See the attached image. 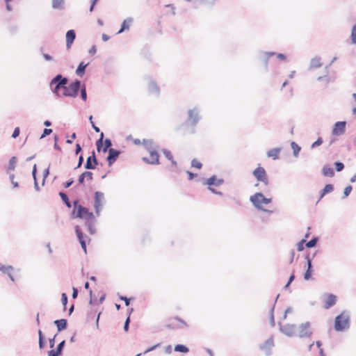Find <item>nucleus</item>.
Masks as SVG:
<instances>
[{
  "label": "nucleus",
  "mask_w": 356,
  "mask_h": 356,
  "mask_svg": "<svg viewBox=\"0 0 356 356\" xmlns=\"http://www.w3.org/2000/svg\"><path fill=\"white\" fill-rule=\"evenodd\" d=\"M88 65L89 63H85L83 61L81 62L76 70V74L78 76L82 77L84 75L86 72V68L88 67Z\"/></svg>",
  "instance_id": "30"
},
{
  "label": "nucleus",
  "mask_w": 356,
  "mask_h": 356,
  "mask_svg": "<svg viewBox=\"0 0 356 356\" xmlns=\"http://www.w3.org/2000/svg\"><path fill=\"white\" fill-rule=\"evenodd\" d=\"M163 154L165 155V156L169 160V161H172V155L170 152V151L166 149H163L162 150Z\"/></svg>",
  "instance_id": "58"
},
{
  "label": "nucleus",
  "mask_w": 356,
  "mask_h": 356,
  "mask_svg": "<svg viewBox=\"0 0 356 356\" xmlns=\"http://www.w3.org/2000/svg\"><path fill=\"white\" fill-rule=\"evenodd\" d=\"M14 268L13 266L8 265L5 266L0 264V271H1L3 274L6 273L7 270H13Z\"/></svg>",
  "instance_id": "47"
},
{
  "label": "nucleus",
  "mask_w": 356,
  "mask_h": 356,
  "mask_svg": "<svg viewBox=\"0 0 356 356\" xmlns=\"http://www.w3.org/2000/svg\"><path fill=\"white\" fill-rule=\"evenodd\" d=\"M291 147L293 149V156L298 157V156L301 150V147L296 142H293V141L291 143Z\"/></svg>",
  "instance_id": "37"
},
{
  "label": "nucleus",
  "mask_w": 356,
  "mask_h": 356,
  "mask_svg": "<svg viewBox=\"0 0 356 356\" xmlns=\"http://www.w3.org/2000/svg\"><path fill=\"white\" fill-rule=\"evenodd\" d=\"M52 131H53V130L51 129H47V128L44 129L43 132L40 137V139H42V138H45L46 136L50 135L52 133Z\"/></svg>",
  "instance_id": "53"
},
{
  "label": "nucleus",
  "mask_w": 356,
  "mask_h": 356,
  "mask_svg": "<svg viewBox=\"0 0 356 356\" xmlns=\"http://www.w3.org/2000/svg\"><path fill=\"white\" fill-rule=\"evenodd\" d=\"M66 38V47L67 49H70L73 42L76 39V32L74 29L68 30L65 34Z\"/></svg>",
  "instance_id": "19"
},
{
  "label": "nucleus",
  "mask_w": 356,
  "mask_h": 356,
  "mask_svg": "<svg viewBox=\"0 0 356 356\" xmlns=\"http://www.w3.org/2000/svg\"><path fill=\"white\" fill-rule=\"evenodd\" d=\"M143 144L145 148L150 152L151 150L156 149L154 140L152 139H144Z\"/></svg>",
  "instance_id": "33"
},
{
  "label": "nucleus",
  "mask_w": 356,
  "mask_h": 356,
  "mask_svg": "<svg viewBox=\"0 0 356 356\" xmlns=\"http://www.w3.org/2000/svg\"><path fill=\"white\" fill-rule=\"evenodd\" d=\"M54 323L57 327L58 332H61L65 330L67 327V321L65 318L56 320Z\"/></svg>",
  "instance_id": "27"
},
{
  "label": "nucleus",
  "mask_w": 356,
  "mask_h": 356,
  "mask_svg": "<svg viewBox=\"0 0 356 356\" xmlns=\"http://www.w3.org/2000/svg\"><path fill=\"white\" fill-rule=\"evenodd\" d=\"M306 243V239L303 238L297 243V250L301 252L304 250Z\"/></svg>",
  "instance_id": "48"
},
{
  "label": "nucleus",
  "mask_w": 356,
  "mask_h": 356,
  "mask_svg": "<svg viewBox=\"0 0 356 356\" xmlns=\"http://www.w3.org/2000/svg\"><path fill=\"white\" fill-rule=\"evenodd\" d=\"M129 323H130V316H128L127 319L125 320L124 324V330L127 332L129 331Z\"/></svg>",
  "instance_id": "59"
},
{
  "label": "nucleus",
  "mask_w": 356,
  "mask_h": 356,
  "mask_svg": "<svg viewBox=\"0 0 356 356\" xmlns=\"http://www.w3.org/2000/svg\"><path fill=\"white\" fill-rule=\"evenodd\" d=\"M282 150L281 147L273 148L267 152V156L272 158L273 160L279 159V154Z\"/></svg>",
  "instance_id": "31"
},
{
  "label": "nucleus",
  "mask_w": 356,
  "mask_h": 356,
  "mask_svg": "<svg viewBox=\"0 0 356 356\" xmlns=\"http://www.w3.org/2000/svg\"><path fill=\"white\" fill-rule=\"evenodd\" d=\"M175 351L182 353H187L189 351V348L183 344H177L175 346Z\"/></svg>",
  "instance_id": "40"
},
{
  "label": "nucleus",
  "mask_w": 356,
  "mask_h": 356,
  "mask_svg": "<svg viewBox=\"0 0 356 356\" xmlns=\"http://www.w3.org/2000/svg\"><path fill=\"white\" fill-rule=\"evenodd\" d=\"M337 302V296L334 294H328L327 298L324 303V308L326 309L333 307Z\"/></svg>",
  "instance_id": "23"
},
{
  "label": "nucleus",
  "mask_w": 356,
  "mask_h": 356,
  "mask_svg": "<svg viewBox=\"0 0 356 356\" xmlns=\"http://www.w3.org/2000/svg\"><path fill=\"white\" fill-rule=\"evenodd\" d=\"M224 183L223 179H218L216 175H213L205 181L204 184L209 186V187H212V186H218L222 185Z\"/></svg>",
  "instance_id": "21"
},
{
  "label": "nucleus",
  "mask_w": 356,
  "mask_h": 356,
  "mask_svg": "<svg viewBox=\"0 0 356 356\" xmlns=\"http://www.w3.org/2000/svg\"><path fill=\"white\" fill-rule=\"evenodd\" d=\"M58 136L57 135H54V148L56 150H58V151H60L61 150V147L58 145Z\"/></svg>",
  "instance_id": "61"
},
{
  "label": "nucleus",
  "mask_w": 356,
  "mask_h": 356,
  "mask_svg": "<svg viewBox=\"0 0 356 356\" xmlns=\"http://www.w3.org/2000/svg\"><path fill=\"white\" fill-rule=\"evenodd\" d=\"M252 175L258 181L262 182L265 186L269 184L268 175L263 167L258 166L253 170Z\"/></svg>",
  "instance_id": "10"
},
{
  "label": "nucleus",
  "mask_w": 356,
  "mask_h": 356,
  "mask_svg": "<svg viewBox=\"0 0 356 356\" xmlns=\"http://www.w3.org/2000/svg\"><path fill=\"white\" fill-rule=\"evenodd\" d=\"M276 54L274 51H261L258 55V58L261 60L264 65L265 70L268 71V60L269 58L272 56H275Z\"/></svg>",
  "instance_id": "18"
},
{
  "label": "nucleus",
  "mask_w": 356,
  "mask_h": 356,
  "mask_svg": "<svg viewBox=\"0 0 356 356\" xmlns=\"http://www.w3.org/2000/svg\"><path fill=\"white\" fill-rule=\"evenodd\" d=\"M280 326V331L287 337H296L297 334V325L295 324H285L282 325L280 322L278 323Z\"/></svg>",
  "instance_id": "11"
},
{
  "label": "nucleus",
  "mask_w": 356,
  "mask_h": 356,
  "mask_svg": "<svg viewBox=\"0 0 356 356\" xmlns=\"http://www.w3.org/2000/svg\"><path fill=\"white\" fill-rule=\"evenodd\" d=\"M61 302L63 305V309L65 310L67 304V296L65 293H63L61 295Z\"/></svg>",
  "instance_id": "50"
},
{
  "label": "nucleus",
  "mask_w": 356,
  "mask_h": 356,
  "mask_svg": "<svg viewBox=\"0 0 356 356\" xmlns=\"http://www.w3.org/2000/svg\"><path fill=\"white\" fill-rule=\"evenodd\" d=\"M74 181L73 178H71L63 184V186L65 188H67L73 184Z\"/></svg>",
  "instance_id": "64"
},
{
  "label": "nucleus",
  "mask_w": 356,
  "mask_h": 356,
  "mask_svg": "<svg viewBox=\"0 0 356 356\" xmlns=\"http://www.w3.org/2000/svg\"><path fill=\"white\" fill-rule=\"evenodd\" d=\"M8 29L11 35H15L18 32L19 27L17 24H10L8 26Z\"/></svg>",
  "instance_id": "42"
},
{
  "label": "nucleus",
  "mask_w": 356,
  "mask_h": 356,
  "mask_svg": "<svg viewBox=\"0 0 356 356\" xmlns=\"http://www.w3.org/2000/svg\"><path fill=\"white\" fill-rule=\"evenodd\" d=\"M318 241V238L317 236H314L309 241H306L305 246L307 248H314L316 245Z\"/></svg>",
  "instance_id": "41"
},
{
  "label": "nucleus",
  "mask_w": 356,
  "mask_h": 356,
  "mask_svg": "<svg viewBox=\"0 0 356 356\" xmlns=\"http://www.w3.org/2000/svg\"><path fill=\"white\" fill-rule=\"evenodd\" d=\"M58 195L60 197L63 203L65 204V206L68 208H71L72 203L70 201L68 196L64 192H59Z\"/></svg>",
  "instance_id": "36"
},
{
  "label": "nucleus",
  "mask_w": 356,
  "mask_h": 356,
  "mask_svg": "<svg viewBox=\"0 0 356 356\" xmlns=\"http://www.w3.org/2000/svg\"><path fill=\"white\" fill-rule=\"evenodd\" d=\"M68 78L63 76L61 74L56 75L49 82V88L52 93L56 98L61 97L62 94L60 90L65 87V85L68 83Z\"/></svg>",
  "instance_id": "2"
},
{
  "label": "nucleus",
  "mask_w": 356,
  "mask_h": 356,
  "mask_svg": "<svg viewBox=\"0 0 356 356\" xmlns=\"http://www.w3.org/2000/svg\"><path fill=\"white\" fill-rule=\"evenodd\" d=\"M175 319L179 322H180V323L181 324V325L180 326H177V328H183V327H188V324L186 323V322L185 321H184L183 319H181V318L178 317V316H176L175 318Z\"/></svg>",
  "instance_id": "54"
},
{
  "label": "nucleus",
  "mask_w": 356,
  "mask_h": 356,
  "mask_svg": "<svg viewBox=\"0 0 356 356\" xmlns=\"http://www.w3.org/2000/svg\"><path fill=\"white\" fill-rule=\"evenodd\" d=\"M334 191V186L332 184H327L325 187L320 191V196L316 202V204L327 193H330Z\"/></svg>",
  "instance_id": "24"
},
{
  "label": "nucleus",
  "mask_w": 356,
  "mask_h": 356,
  "mask_svg": "<svg viewBox=\"0 0 356 356\" xmlns=\"http://www.w3.org/2000/svg\"><path fill=\"white\" fill-rule=\"evenodd\" d=\"M88 181H92L93 179V173L90 171H85L81 173L78 178V182L80 185H84L85 179Z\"/></svg>",
  "instance_id": "22"
},
{
  "label": "nucleus",
  "mask_w": 356,
  "mask_h": 356,
  "mask_svg": "<svg viewBox=\"0 0 356 356\" xmlns=\"http://www.w3.org/2000/svg\"><path fill=\"white\" fill-rule=\"evenodd\" d=\"M334 166L337 172H341L344 169V164L341 161L334 162Z\"/></svg>",
  "instance_id": "49"
},
{
  "label": "nucleus",
  "mask_w": 356,
  "mask_h": 356,
  "mask_svg": "<svg viewBox=\"0 0 356 356\" xmlns=\"http://www.w3.org/2000/svg\"><path fill=\"white\" fill-rule=\"evenodd\" d=\"M20 134V129H19V127H15L13 132V134H12V138H16L17 137L19 136Z\"/></svg>",
  "instance_id": "63"
},
{
  "label": "nucleus",
  "mask_w": 356,
  "mask_h": 356,
  "mask_svg": "<svg viewBox=\"0 0 356 356\" xmlns=\"http://www.w3.org/2000/svg\"><path fill=\"white\" fill-rule=\"evenodd\" d=\"M346 121H338L337 122L332 129V134L334 136H341L346 131Z\"/></svg>",
  "instance_id": "17"
},
{
  "label": "nucleus",
  "mask_w": 356,
  "mask_h": 356,
  "mask_svg": "<svg viewBox=\"0 0 356 356\" xmlns=\"http://www.w3.org/2000/svg\"><path fill=\"white\" fill-rule=\"evenodd\" d=\"M313 334V331L311 327V323L309 321L300 323L297 325V334L300 339L310 338Z\"/></svg>",
  "instance_id": "7"
},
{
  "label": "nucleus",
  "mask_w": 356,
  "mask_h": 356,
  "mask_svg": "<svg viewBox=\"0 0 356 356\" xmlns=\"http://www.w3.org/2000/svg\"><path fill=\"white\" fill-rule=\"evenodd\" d=\"M65 345V341L63 340L61 342H60L58 345L55 350L56 353H58L60 355L63 354V348Z\"/></svg>",
  "instance_id": "43"
},
{
  "label": "nucleus",
  "mask_w": 356,
  "mask_h": 356,
  "mask_svg": "<svg viewBox=\"0 0 356 356\" xmlns=\"http://www.w3.org/2000/svg\"><path fill=\"white\" fill-rule=\"evenodd\" d=\"M120 300H124V303H125V305L127 307H128L129 305H130V300L131 299L130 298H128L126 296H118Z\"/></svg>",
  "instance_id": "60"
},
{
  "label": "nucleus",
  "mask_w": 356,
  "mask_h": 356,
  "mask_svg": "<svg viewBox=\"0 0 356 356\" xmlns=\"http://www.w3.org/2000/svg\"><path fill=\"white\" fill-rule=\"evenodd\" d=\"M191 166L193 168H196L197 169H200L202 166V164L200 162H199L197 159H193L191 161Z\"/></svg>",
  "instance_id": "52"
},
{
  "label": "nucleus",
  "mask_w": 356,
  "mask_h": 356,
  "mask_svg": "<svg viewBox=\"0 0 356 356\" xmlns=\"http://www.w3.org/2000/svg\"><path fill=\"white\" fill-rule=\"evenodd\" d=\"M132 22L133 18L131 17H127V19H125L122 23L120 29L118 31L117 33L120 34L126 30H129Z\"/></svg>",
  "instance_id": "28"
},
{
  "label": "nucleus",
  "mask_w": 356,
  "mask_h": 356,
  "mask_svg": "<svg viewBox=\"0 0 356 356\" xmlns=\"http://www.w3.org/2000/svg\"><path fill=\"white\" fill-rule=\"evenodd\" d=\"M105 203L104 194L100 191L95 192L94 196V208L95 213L97 216L100 215V211L103 209Z\"/></svg>",
  "instance_id": "9"
},
{
  "label": "nucleus",
  "mask_w": 356,
  "mask_h": 356,
  "mask_svg": "<svg viewBox=\"0 0 356 356\" xmlns=\"http://www.w3.org/2000/svg\"><path fill=\"white\" fill-rule=\"evenodd\" d=\"M81 81L79 79H74L68 86L65 85L62 95L75 98L78 96L79 90H81Z\"/></svg>",
  "instance_id": "5"
},
{
  "label": "nucleus",
  "mask_w": 356,
  "mask_h": 356,
  "mask_svg": "<svg viewBox=\"0 0 356 356\" xmlns=\"http://www.w3.org/2000/svg\"><path fill=\"white\" fill-rule=\"evenodd\" d=\"M95 223V222L85 221V225L86 226L88 231L90 234H94L96 232Z\"/></svg>",
  "instance_id": "38"
},
{
  "label": "nucleus",
  "mask_w": 356,
  "mask_h": 356,
  "mask_svg": "<svg viewBox=\"0 0 356 356\" xmlns=\"http://www.w3.org/2000/svg\"><path fill=\"white\" fill-rule=\"evenodd\" d=\"M322 174L325 177H332L334 175V170L329 165H324L322 168Z\"/></svg>",
  "instance_id": "29"
},
{
  "label": "nucleus",
  "mask_w": 356,
  "mask_h": 356,
  "mask_svg": "<svg viewBox=\"0 0 356 356\" xmlns=\"http://www.w3.org/2000/svg\"><path fill=\"white\" fill-rule=\"evenodd\" d=\"M350 38L352 43L356 44V24L352 28Z\"/></svg>",
  "instance_id": "46"
},
{
  "label": "nucleus",
  "mask_w": 356,
  "mask_h": 356,
  "mask_svg": "<svg viewBox=\"0 0 356 356\" xmlns=\"http://www.w3.org/2000/svg\"><path fill=\"white\" fill-rule=\"evenodd\" d=\"M75 232L77 236V238L79 240V243L81 244V248L84 251L85 253L87 252V241L89 242L90 241V238L85 235L83 232H82L81 227L79 225H76L74 227Z\"/></svg>",
  "instance_id": "12"
},
{
  "label": "nucleus",
  "mask_w": 356,
  "mask_h": 356,
  "mask_svg": "<svg viewBox=\"0 0 356 356\" xmlns=\"http://www.w3.org/2000/svg\"><path fill=\"white\" fill-rule=\"evenodd\" d=\"M200 113V110L197 106L188 110V117L183 125L191 127L189 133L191 134L196 132L195 127L202 118Z\"/></svg>",
  "instance_id": "4"
},
{
  "label": "nucleus",
  "mask_w": 356,
  "mask_h": 356,
  "mask_svg": "<svg viewBox=\"0 0 356 356\" xmlns=\"http://www.w3.org/2000/svg\"><path fill=\"white\" fill-rule=\"evenodd\" d=\"M352 190H353L352 186H350V185L347 186L344 188L343 198L347 197L350 195V193H351Z\"/></svg>",
  "instance_id": "51"
},
{
  "label": "nucleus",
  "mask_w": 356,
  "mask_h": 356,
  "mask_svg": "<svg viewBox=\"0 0 356 356\" xmlns=\"http://www.w3.org/2000/svg\"><path fill=\"white\" fill-rule=\"evenodd\" d=\"M51 7L54 10H58L65 9V0H52Z\"/></svg>",
  "instance_id": "32"
},
{
  "label": "nucleus",
  "mask_w": 356,
  "mask_h": 356,
  "mask_svg": "<svg viewBox=\"0 0 356 356\" xmlns=\"http://www.w3.org/2000/svg\"><path fill=\"white\" fill-rule=\"evenodd\" d=\"M273 201L270 197H266L261 192H257L250 197V202L258 210L267 213H273V211L265 209L262 204H268Z\"/></svg>",
  "instance_id": "3"
},
{
  "label": "nucleus",
  "mask_w": 356,
  "mask_h": 356,
  "mask_svg": "<svg viewBox=\"0 0 356 356\" xmlns=\"http://www.w3.org/2000/svg\"><path fill=\"white\" fill-rule=\"evenodd\" d=\"M274 346V341L273 337L268 338L263 343L259 345V349L264 350L267 356L272 354L271 348Z\"/></svg>",
  "instance_id": "16"
},
{
  "label": "nucleus",
  "mask_w": 356,
  "mask_h": 356,
  "mask_svg": "<svg viewBox=\"0 0 356 356\" xmlns=\"http://www.w3.org/2000/svg\"><path fill=\"white\" fill-rule=\"evenodd\" d=\"M190 2L192 3L193 5V7L195 8H196L200 4L204 3V0H193V1H190Z\"/></svg>",
  "instance_id": "62"
},
{
  "label": "nucleus",
  "mask_w": 356,
  "mask_h": 356,
  "mask_svg": "<svg viewBox=\"0 0 356 356\" xmlns=\"http://www.w3.org/2000/svg\"><path fill=\"white\" fill-rule=\"evenodd\" d=\"M323 65V63H321V58L319 56H315L312 58L310 60L309 63V70L319 68Z\"/></svg>",
  "instance_id": "25"
},
{
  "label": "nucleus",
  "mask_w": 356,
  "mask_h": 356,
  "mask_svg": "<svg viewBox=\"0 0 356 356\" xmlns=\"http://www.w3.org/2000/svg\"><path fill=\"white\" fill-rule=\"evenodd\" d=\"M14 178H15L14 174H10V173L9 174V179H10V181L13 188H17V187H19V184H18V182L15 181Z\"/></svg>",
  "instance_id": "56"
},
{
  "label": "nucleus",
  "mask_w": 356,
  "mask_h": 356,
  "mask_svg": "<svg viewBox=\"0 0 356 356\" xmlns=\"http://www.w3.org/2000/svg\"><path fill=\"white\" fill-rule=\"evenodd\" d=\"M313 273V265L311 264V261L309 259H307V269L304 273V279L305 280H309L312 277Z\"/></svg>",
  "instance_id": "26"
},
{
  "label": "nucleus",
  "mask_w": 356,
  "mask_h": 356,
  "mask_svg": "<svg viewBox=\"0 0 356 356\" xmlns=\"http://www.w3.org/2000/svg\"><path fill=\"white\" fill-rule=\"evenodd\" d=\"M79 92H80L81 99L83 101L86 102L87 99H88V95H87V91H86V86L84 83H81V90H79Z\"/></svg>",
  "instance_id": "39"
},
{
  "label": "nucleus",
  "mask_w": 356,
  "mask_h": 356,
  "mask_svg": "<svg viewBox=\"0 0 356 356\" xmlns=\"http://www.w3.org/2000/svg\"><path fill=\"white\" fill-rule=\"evenodd\" d=\"M104 134L103 132L100 134L99 138L96 141L97 150L98 152H102L106 153L110 150L113 145L112 141L110 138H106L103 142Z\"/></svg>",
  "instance_id": "8"
},
{
  "label": "nucleus",
  "mask_w": 356,
  "mask_h": 356,
  "mask_svg": "<svg viewBox=\"0 0 356 356\" xmlns=\"http://www.w3.org/2000/svg\"><path fill=\"white\" fill-rule=\"evenodd\" d=\"M88 209L79 204L78 200L73 202V209L70 213V218L72 219L80 218L84 219L86 213H88Z\"/></svg>",
  "instance_id": "6"
},
{
  "label": "nucleus",
  "mask_w": 356,
  "mask_h": 356,
  "mask_svg": "<svg viewBox=\"0 0 356 356\" xmlns=\"http://www.w3.org/2000/svg\"><path fill=\"white\" fill-rule=\"evenodd\" d=\"M147 89L149 93L159 96L160 94V88L157 83L152 79H149Z\"/></svg>",
  "instance_id": "20"
},
{
  "label": "nucleus",
  "mask_w": 356,
  "mask_h": 356,
  "mask_svg": "<svg viewBox=\"0 0 356 356\" xmlns=\"http://www.w3.org/2000/svg\"><path fill=\"white\" fill-rule=\"evenodd\" d=\"M85 221H89V222H95V216L92 212H90L88 210V213L86 215V217L84 218Z\"/></svg>",
  "instance_id": "44"
},
{
  "label": "nucleus",
  "mask_w": 356,
  "mask_h": 356,
  "mask_svg": "<svg viewBox=\"0 0 356 356\" xmlns=\"http://www.w3.org/2000/svg\"><path fill=\"white\" fill-rule=\"evenodd\" d=\"M92 118H93L92 115H90L89 120L91 124V126L95 132L99 133V132H100V129L95 125V124L94 123V122L92 120Z\"/></svg>",
  "instance_id": "57"
},
{
  "label": "nucleus",
  "mask_w": 356,
  "mask_h": 356,
  "mask_svg": "<svg viewBox=\"0 0 356 356\" xmlns=\"http://www.w3.org/2000/svg\"><path fill=\"white\" fill-rule=\"evenodd\" d=\"M279 296H280V295L278 294L275 300L274 305L271 307V309L270 310V312H269V314H270V323L271 327H274L275 325V317H274V309H275V303H276Z\"/></svg>",
  "instance_id": "34"
},
{
  "label": "nucleus",
  "mask_w": 356,
  "mask_h": 356,
  "mask_svg": "<svg viewBox=\"0 0 356 356\" xmlns=\"http://www.w3.org/2000/svg\"><path fill=\"white\" fill-rule=\"evenodd\" d=\"M99 165V161L96 158L95 152L93 150L92 152V154L89 156L87 159L86 162L84 165V168L86 170H95L97 167V165Z\"/></svg>",
  "instance_id": "14"
},
{
  "label": "nucleus",
  "mask_w": 356,
  "mask_h": 356,
  "mask_svg": "<svg viewBox=\"0 0 356 356\" xmlns=\"http://www.w3.org/2000/svg\"><path fill=\"white\" fill-rule=\"evenodd\" d=\"M323 142V138L321 137H318L317 140L312 144L311 148L314 149L318 146H320Z\"/></svg>",
  "instance_id": "55"
},
{
  "label": "nucleus",
  "mask_w": 356,
  "mask_h": 356,
  "mask_svg": "<svg viewBox=\"0 0 356 356\" xmlns=\"http://www.w3.org/2000/svg\"><path fill=\"white\" fill-rule=\"evenodd\" d=\"M317 81H325L326 82L327 84H328L329 83H330L332 81L331 79V77H330L326 73L325 75L323 76H320L317 78Z\"/></svg>",
  "instance_id": "45"
},
{
  "label": "nucleus",
  "mask_w": 356,
  "mask_h": 356,
  "mask_svg": "<svg viewBox=\"0 0 356 356\" xmlns=\"http://www.w3.org/2000/svg\"><path fill=\"white\" fill-rule=\"evenodd\" d=\"M149 153L150 158L143 157L142 160L148 164L158 165L159 164V154L156 149L151 150Z\"/></svg>",
  "instance_id": "15"
},
{
  "label": "nucleus",
  "mask_w": 356,
  "mask_h": 356,
  "mask_svg": "<svg viewBox=\"0 0 356 356\" xmlns=\"http://www.w3.org/2000/svg\"><path fill=\"white\" fill-rule=\"evenodd\" d=\"M350 327V312L343 310L334 318V328L337 332H345Z\"/></svg>",
  "instance_id": "1"
},
{
  "label": "nucleus",
  "mask_w": 356,
  "mask_h": 356,
  "mask_svg": "<svg viewBox=\"0 0 356 356\" xmlns=\"http://www.w3.org/2000/svg\"><path fill=\"white\" fill-rule=\"evenodd\" d=\"M17 161V159L16 156H12L10 159L8 166L6 169L7 173H10V171H13L15 169Z\"/></svg>",
  "instance_id": "35"
},
{
  "label": "nucleus",
  "mask_w": 356,
  "mask_h": 356,
  "mask_svg": "<svg viewBox=\"0 0 356 356\" xmlns=\"http://www.w3.org/2000/svg\"><path fill=\"white\" fill-rule=\"evenodd\" d=\"M107 153L106 161L108 166H111L118 160L119 156L122 154V151L110 148V150L108 151Z\"/></svg>",
  "instance_id": "13"
}]
</instances>
